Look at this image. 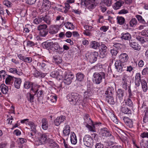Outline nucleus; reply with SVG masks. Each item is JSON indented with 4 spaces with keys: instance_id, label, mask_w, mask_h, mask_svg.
<instances>
[{
    "instance_id": "obj_1",
    "label": "nucleus",
    "mask_w": 148,
    "mask_h": 148,
    "mask_svg": "<svg viewBox=\"0 0 148 148\" xmlns=\"http://www.w3.org/2000/svg\"><path fill=\"white\" fill-rule=\"evenodd\" d=\"M66 97L70 104L72 106L81 105L83 106L86 103L83 100L82 97L76 93H72L69 94Z\"/></svg>"
},
{
    "instance_id": "obj_2",
    "label": "nucleus",
    "mask_w": 148,
    "mask_h": 148,
    "mask_svg": "<svg viewBox=\"0 0 148 148\" xmlns=\"http://www.w3.org/2000/svg\"><path fill=\"white\" fill-rule=\"evenodd\" d=\"M93 76V82L97 84H98L102 82L103 79H105V73L102 72H96L94 73Z\"/></svg>"
},
{
    "instance_id": "obj_3",
    "label": "nucleus",
    "mask_w": 148,
    "mask_h": 148,
    "mask_svg": "<svg viewBox=\"0 0 148 148\" xmlns=\"http://www.w3.org/2000/svg\"><path fill=\"white\" fill-rule=\"evenodd\" d=\"M98 56V52L95 51L90 53H88L86 54V57L87 60L89 61L90 63H93L95 62Z\"/></svg>"
},
{
    "instance_id": "obj_4",
    "label": "nucleus",
    "mask_w": 148,
    "mask_h": 148,
    "mask_svg": "<svg viewBox=\"0 0 148 148\" xmlns=\"http://www.w3.org/2000/svg\"><path fill=\"white\" fill-rule=\"evenodd\" d=\"M99 134L102 137H109L110 139H113V136L112 135L111 132H110L107 128H103L100 130Z\"/></svg>"
},
{
    "instance_id": "obj_5",
    "label": "nucleus",
    "mask_w": 148,
    "mask_h": 148,
    "mask_svg": "<svg viewBox=\"0 0 148 148\" xmlns=\"http://www.w3.org/2000/svg\"><path fill=\"white\" fill-rule=\"evenodd\" d=\"M83 140L84 145L86 147H89L93 145L92 139L89 135H86L84 137Z\"/></svg>"
},
{
    "instance_id": "obj_6",
    "label": "nucleus",
    "mask_w": 148,
    "mask_h": 148,
    "mask_svg": "<svg viewBox=\"0 0 148 148\" xmlns=\"http://www.w3.org/2000/svg\"><path fill=\"white\" fill-rule=\"evenodd\" d=\"M124 94V90L121 89H118L116 95V101L118 103H122L123 101V97Z\"/></svg>"
},
{
    "instance_id": "obj_7",
    "label": "nucleus",
    "mask_w": 148,
    "mask_h": 148,
    "mask_svg": "<svg viewBox=\"0 0 148 148\" xmlns=\"http://www.w3.org/2000/svg\"><path fill=\"white\" fill-rule=\"evenodd\" d=\"M99 56L101 58H105L107 54V47L104 44H102L100 45Z\"/></svg>"
},
{
    "instance_id": "obj_8",
    "label": "nucleus",
    "mask_w": 148,
    "mask_h": 148,
    "mask_svg": "<svg viewBox=\"0 0 148 148\" xmlns=\"http://www.w3.org/2000/svg\"><path fill=\"white\" fill-rule=\"evenodd\" d=\"M74 77V75L73 74H67L64 78V84H70L72 81V80Z\"/></svg>"
},
{
    "instance_id": "obj_9",
    "label": "nucleus",
    "mask_w": 148,
    "mask_h": 148,
    "mask_svg": "<svg viewBox=\"0 0 148 148\" xmlns=\"http://www.w3.org/2000/svg\"><path fill=\"white\" fill-rule=\"evenodd\" d=\"M92 89L90 87H89L88 88L87 90L84 92V98L83 99L85 102L86 101L85 100L89 98L92 95Z\"/></svg>"
},
{
    "instance_id": "obj_10",
    "label": "nucleus",
    "mask_w": 148,
    "mask_h": 148,
    "mask_svg": "<svg viewBox=\"0 0 148 148\" xmlns=\"http://www.w3.org/2000/svg\"><path fill=\"white\" fill-rule=\"evenodd\" d=\"M38 140L41 144H45L48 141L47 135L45 134H39Z\"/></svg>"
},
{
    "instance_id": "obj_11",
    "label": "nucleus",
    "mask_w": 148,
    "mask_h": 148,
    "mask_svg": "<svg viewBox=\"0 0 148 148\" xmlns=\"http://www.w3.org/2000/svg\"><path fill=\"white\" fill-rule=\"evenodd\" d=\"M66 119L64 116H60L57 117L54 121V123L56 126H58Z\"/></svg>"
},
{
    "instance_id": "obj_12",
    "label": "nucleus",
    "mask_w": 148,
    "mask_h": 148,
    "mask_svg": "<svg viewBox=\"0 0 148 148\" xmlns=\"http://www.w3.org/2000/svg\"><path fill=\"white\" fill-rule=\"evenodd\" d=\"M120 109L121 111L125 114H130L131 113V110L124 104L121 106Z\"/></svg>"
},
{
    "instance_id": "obj_13",
    "label": "nucleus",
    "mask_w": 148,
    "mask_h": 148,
    "mask_svg": "<svg viewBox=\"0 0 148 148\" xmlns=\"http://www.w3.org/2000/svg\"><path fill=\"white\" fill-rule=\"evenodd\" d=\"M59 30V27L56 25H51L49 28V33L51 34H56Z\"/></svg>"
},
{
    "instance_id": "obj_14",
    "label": "nucleus",
    "mask_w": 148,
    "mask_h": 148,
    "mask_svg": "<svg viewBox=\"0 0 148 148\" xmlns=\"http://www.w3.org/2000/svg\"><path fill=\"white\" fill-rule=\"evenodd\" d=\"M18 57L20 60H21L24 62L30 63L32 61V58L31 57H27L23 56L21 54H19L18 55Z\"/></svg>"
},
{
    "instance_id": "obj_15",
    "label": "nucleus",
    "mask_w": 148,
    "mask_h": 148,
    "mask_svg": "<svg viewBox=\"0 0 148 148\" xmlns=\"http://www.w3.org/2000/svg\"><path fill=\"white\" fill-rule=\"evenodd\" d=\"M123 120L127 126L130 128L133 127V122L132 120L125 116L123 117Z\"/></svg>"
},
{
    "instance_id": "obj_16",
    "label": "nucleus",
    "mask_w": 148,
    "mask_h": 148,
    "mask_svg": "<svg viewBox=\"0 0 148 148\" xmlns=\"http://www.w3.org/2000/svg\"><path fill=\"white\" fill-rule=\"evenodd\" d=\"M128 58V56L127 54L122 53L119 56V61L121 62L124 63L127 61Z\"/></svg>"
},
{
    "instance_id": "obj_17",
    "label": "nucleus",
    "mask_w": 148,
    "mask_h": 148,
    "mask_svg": "<svg viewBox=\"0 0 148 148\" xmlns=\"http://www.w3.org/2000/svg\"><path fill=\"white\" fill-rule=\"evenodd\" d=\"M130 46L136 50H139L140 49V46L137 43L131 40L130 42Z\"/></svg>"
},
{
    "instance_id": "obj_18",
    "label": "nucleus",
    "mask_w": 148,
    "mask_h": 148,
    "mask_svg": "<svg viewBox=\"0 0 148 148\" xmlns=\"http://www.w3.org/2000/svg\"><path fill=\"white\" fill-rule=\"evenodd\" d=\"M141 75L140 73H136L135 79V83L137 86H140V83L141 82Z\"/></svg>"
},
{
    "instance_id": "obj_19",
    "label": "nucleus",
    "mask_w": 148,
    "mask_h": 148,
    "mask_svg": "<svg viewBox=\"0 0 148 148\" xmlns=\"http://www.w3.org/2000/svg\"><path fill=\"white\" fill-rule=\"evenodd\" d=\"M47 63H46L44 62H38L37 64V66L39 69L45 71L48 67Z\"/></svg>"
},
{
    "instance_id": "obj_20",
    "label": "nucleus",
    "mask_w": 148,
    "mask_h": 148,
    "mask_svg": "<svg viewBox=\"0 0 148 148\" xmlns=\"http://www.w3.org/2000/svg\"><path fill=\"white\" fill-rule=\"evenodd\" d=\"M42 21H43L48 25H50L51 24V19L49 16L47 15H46L45 16L42 15Z\"/></svg>"
},
{
    "instance_id": "obj_21",
    "label": "nucleus",
    "mask_w": 148,
    "mask_h": 148,
    "mask_svg": "<svg viewBox=\"0 0 148 148\" xmlns=\"http://www.w3.org/2000/svg\"><path fill=\"white\" fill-rule=\"evenodd\" d=\"M124 3V2L122 0H119L117 1L114 4L113 6V8L115 10L119 9Z\"/></svg>"
},
{
    "instance_id": "obj_22",
    "label": "nucleus",
    "mask_w": 148,
    "mask_h": 148,
    "mask_svg": "<svg viewBox=\"0 0 148 148\" xmlns=\"http://www.w3.org/2000/svg\"><path fill=\"white\" fill-rule=\"evenodd\" d=\"M70 132V127L69 125H66L64 128L63 134L64 136H69Z\"/></svg>"
},
{
    "instance_id": "obj_23",
    "label": "nucleus",
    "mask_w": 148,
    "mask_h": 148,
    "mask_svg": "<svg viewBox=\"0 0 148 148\" xmlns=\"http://www.w3.org/2000/svg\"><path fill=\"white\" fill-rule=\"evenodd\" d=\"M42 127L44 130H46L48 127V122L47 119L46 118H43L41 120Z\"/></svg>"
},
{
    "instance_id": "obj_24",
    "label": "nucleus",
    "mask_w": 148,
    "mask_h": 148,
    "mask_svg": "<svg viewBox=\"0 0 148 148\" xmlns=\"http://www.w3.org/2000/svg\"><path fill=\"white\" fill-rule=\"evenodd\" d=\"M71 141L72 144L75 145L77 143V140L75 134L73 132L71 133Z\"/></svg>"
},
{
    "instance_id": "obj_25",
    "label": "nucleus",
    "mask_w": 148,
    "mask_h": 148,
    "mask_svg": "<svg viewBox=\"0 0 148 148\" xmlns=\"http://www.w3.org/2000/svg\"><path fill=\"white\" fill-rule=\"evenodd\" d=\"M21 82V79L16 78L14 82V87L17 89H19L20 88Z\"/></svg>"
},
{
    "instance_id": "obj_26",
    "label": "nucleus",
    "mask_w": 148,
    "mask_h": 148,
    "mask_svg": "<svg viewBox=\"0 0 148 148\" xmlns=\"http://www.w3.org/2000/svg\"><path fill=\"white\" fill-rule=\"evenodd\" d=\"M121 35V38L125 40H129L131 38V35L128 32L122 33Z\"/></svg>"
},
{
    "instance_id": "obj_27",
    "label": "nucleus",
    "mask_w": 148,
    "mask_h": 148,
    "mask_svg": "<svg viewBox=\"0 0 148 148\" xmlns=\"http://www.w3.org/2000/svg\"><path fill=\"white\" fill-rule=\"evenodd\" d=\"M142 88L144 92H146L148 90V86L147 83L145 80L142 79L141 82Z\"/></svg>"
},
{
    "instance_id": "obj_28",
    "label": "nucleus",
    "mask_w": 148,
    "mask_h": 148,
    "mask_svg": "<svg viewBox=\"0 0 148 148\" xmlns=\"http://www.w3.org/2000/svg\"><path fill=\"white\" fill-rule=\"evenodd\" d=\"M114 92V89L113 87H108L107 90L105 91V94L107 96H112L113 93Z\"/></svg>"
},
{
    "instance_id": "obj_29",
    "label": "nucleus",
    "mask_w": 148,
    "mask_h": 148,
    "mask_svg": "<svg viewBox=\"0 0 148 148\" xmlns=\"http://www.w3.org/2000/svg\"><path fill=\"white\" fill-rule=\"evenodd\" d=\"M90 47L94 49H97L100 47L99 43L95 41H92L90 45Z\"/></svg>"
},
{
    "instance_id": "obj_30",
    "label": "nucleus",
    "mask_w": 148,
    "mask_h": 148,
    "mask_svg": "<svg viewBox=\"0 0 148 148\" xmlns=\"http://www.w3.org/2000/svg\"><path fill=\"white\" fill-rule=\"evenodd\" d=\"M117 23L120 25H123L125 24V19L122 16H118L116 18Z\"/></svg>"
},
{
    "instance_id": "obj_31",
    "label": "nucleus",
    "mask_w": 148,
    "mask_h": 148,
    "mask_svg": "<svg viewBox=\"0 0 148 148\" xmlns=\"http://www.w3.org/2000/svg\"><path fill=\"white\" fill-rule=\"evenodd\" d=\"M51 46L52 48H53L56 50L61 51L62 48V47H60V45L58 42H53V44Z\"/></svg>"
},
{
    "instance_id": "obj_32",
    "label": "nucleus",
    "mask_w": 148,
    "mask_h": 148,
    "mask_svg": "<svg viewBox=\"0 0 148 148\" xmlns=\"http://www.w3.org/2000/svg\"><path fill=\"white\" fill-rule=\"evenodd\" d=\"M84 120L85 122L84 123V124L86 123H88L91 124L92 123V121L91 120L90 118L89 117V116L88 114H85L84 117Z\"/></svg>"
},
{
    "instance_id": "obj_33",
    "label": "nucleus",
    "mask_w": 148,
    "mask_h": 148,
    "mask_svg": "<svg viewBox=\"0 0 148 148\" xmlns=\"http://www.w3.org/2000/svg\"><path fill=\"white\" fill-rule=\"evenodd\" d=\"M40 87V86L39 85L33 83L31 88V90L32 91L36 94L38 91V88Z\"/></svg>"
},
{
    "instance_id": "obj_34",
    "label": "nucleus",
    "mask_w": 148,
    "mask_h": 148,
    "mask_svg": "<svg viewBox=\"0 0 148 148\" xmlns=\"http://www.w3.org/2000/svg\"><path fill=\"white\" fill-rule=\"evenodd\" d=\"M120 61H116L115 63V66L117 69V71L119 72H121V69L122 67V63Z\"/></svg>"
},
{
    "instance_id": "obj_35",
    "label": "nucleus",
    "mask_w": 148,
    "mask_h": 148,
    "mask_svg": "<svg viewBox=\"0 0 148 148\" xmlns=\"http://www.w3.org/2000/svg\"><path fill=\"white\" fill-rule=\"evenodd\" d=\"M58 77L60 79L64 78L65 76L67 74L66 71H63L61 70L58 71Z\"/></svg>"
},
{
    "instance_id": "obj_36",
    "label": "nucleus",
    "mask_w": 148,
    "mask_h": 148,
    "mask_svg": "<svg viewBox=\"0 0 148 148\" xmlns=\"http://www.w3.org/2000/svg\"><path fill=\"white\" fill-rule=\"evenodd\" d=\"M1 90L2 92L5 94L7 93L8 92V87L4 84H2L1 86Z\"/></svg>"
},
{
    "instance_id": "obj_37",
    "label": "nucleus",
    "mask_w": 148,
    "mask_h": 148,
    "mask_svg": "<svg viewBox=\"0 0 148 148\" xmlns=\"http://www.w3.org/2000/svg\"><path fill=\"white\" fill-rule=\"evenodd\" d=\"M47 99L49 101L54 103L57 101V97L56 96L54 95H49L47 97Z\"/></svg>"
},
{
    "instance_id": "obj_38",
    "label": "nucleus",
    "mask_w": 148,
    "mask_h": 148,
    "mask_svg": "<svg viewBox=\"0 0 148 148\" xmlns=\"http://www.w3.org/2000/svg\"><path fill=\"white\" fill-rule=\"evenodd\" d=\"M50 143V146L52 148H59V146L58 144L54 142L52 139H50L49 141Z\"/></svg>"
},
{
    "instance_id": "obj_39",
    "label": "nucleus",
    "mask_w": 148,
    "mask_h": 148,
    "mask_svg": "<svg viewBox=\"0 0 148 148\" xmlns=\"http://www.w3.org/2000/svg\"><path fill=\"white\" fill-rule=\"evenodd\" d=\"M101 4L107 6H110L112 4V0H101Z\"/></svg>"
},
{
    "instance_id": "obj_40",
    "label": "nucleus",
    "mask_w": 148,
    "mask_h": 148,
    "mask_svg": "<svg viewBox=\"0 0 148 148\" xmlns=\"http://www.w3.org/2000/svg\"><path fill=\"white\" fill-rule=\"evenodd\" d=\"M28 124L30 127L32 131L34 132V133H36V126L35 125L34 123L32 121H30L28 122Z\"/></svg>"
},
{
    "instance_id": "obj_41",
    "label": "nucleus",
    "mask_w": 148,
    "mask_h": 148,
    "mask_svg": "<svg viewBox=\"0 0 148 148\" xmlns=\"http://www.w3.org/2000/svg\"><path fill=\"white\" fill-rule=\"evenodd\" d=\"M106 100L107 102L111 104H114V103L112 96H106Z\"/></svg>"
},
{
    "instance_id": "obj_42",
    "label": "nucleus",
    "mask_w": 148,
    "mask_h": 148,
    "mask_svg": "<svg viewBox=\"0 0 148 148\" xmlns=\"http://www.w3.org/2000/svg\"><path fill=\"white\" fill-rule=\"evenodd\" d=\"M84 76V74L78 73L76 75V79L79 81H81L83 80Z\"/></svg>"
},
{
    "instance_id": "obj_43",
    "label": "nucleus",
    "mask_w": 148,
    "mask_h": 148,
    "mask_svg": "<svg viewBox=\"0 0 148 148\" xmlns=\"http://www.w3.org/2000/svg\"><path fill=\"white\" fill-rule=\"evenodd\" d=\"M9 71L13 74L16 73L20 75H22V73L21 72L18 71L16 68H10L9 69Z\"/></svg>"
},
{
    "instance_id": "obj_44",
    "label": "nucleus",
    "mask_w": 148,
    "mask_h": 148,
    "mask_svg": "<svg viewBox=\"0 0 148 148\" xmlns=\"http://www.w3.org/2000/svg\"><path fill=\"white\" fill-rule=\"evenodd\" d=\"M14 77V76H12L10 75H8L5 80V83L6 84H10L11 82L13 79Z\"/></svg>"
},
{
    "instance_id": "obj_45",
    "label": "nucleus",
    "mask_w": 148,
    "mask_h": 148,
    "mask_svg": "<svg viewBox=\"0 0 148 148\" xmlns=\"http://www.w3.org/2000/svg\"><path fill=\"white\" fill-rule=\"evenodd\" d=\"M42 22V16L35 18L34 20V23L36 24H38Z\"/></svg>"
},
{
    "instance_id": "obj_46",
    "label": "nucleus",
    "mask_w": 148,
    "mask_h": 148,
    "mask_svg": "<svg viewBox=\"0 0 148 148\" xmlns=\"http://www.w3.org/2000/svg\"><path fill=\"white\" fill-rule=\"evenodd\" d=\"M32 83L28 81L25 82L24 84V86L25 89H29L31 88Z\"/></svg>"
},
{
    "instance_id": "obj_47",
    "label": "nucleus",
    "mask_w": 148,
    "mask_h": 148,
    "mask_svg": "<svg viewBox=\"0 0 148 148\" xmlns=\"http://www.w3.org/2000/svg\"><path fill=\"white\" fill-rule=\"evenodd\" d=\"M137 23V21L135 18L132 19L130 22V24L131 27H134L136 26Z\"/></svg>"
},
{
    "instance_id": "obj_48",
    "label": "nucleus",
    "mask_w": 148,
    "mask_h": 148,
    "mask_svg": "<svg viewBox=\"0 0 148 148\" xmlns=\"http://www.w3.org/2000/svg\"><path fill=\"white\" fill-rule=\"evenodd\" d=\"M53 44V42L51 40L46 42L44 45L46 48L47 49H49L52 48L51 46Z\"/></svg>"
},
{
    "instance_id": "obj_49",
    "label": "nucleus",
    "mask_w": 148,
    "mask_h": 148,
    "mask_svg": "<svg viewBox=\"0 0 148 148\" xmlns=\"http://www.w3.org/2000/svg\"><path fill=\"white\" fill-rule=\"evenodd\" d=\"M64 25L67 29H72L74 28V26L71 23L68 22L64 24Z\"/></svg>"
},
{
    "instance_id": "obj_50",
    "label": "nucleus",
    "mask_w": 148,
    "mask_h": 148,
    "mask_svg": "<svg viewBox=\"0 0 148 148\" xmlns=\"http://www.w3.org/2000/svg\"><path fill=\"white\" fill-rule=\"evenodd\" d=\"M125 104L127 106H128L130 107H132L133 106V103L132 100L128 98L125 102Z\"/></svg>"
},
{
    "instance_id": "obj_51",
    "label": "nucleus",
    "mask_w": 148,
    "mask_h": 148,
    "mask_svg": "<svg viewBox=\"0 0 148 148\" xmlns=\"http://www.w3.org/2000/svg\"><path fill=\"white\" fill-rule=\"evenodd\" d=\"M47 27V25L45 24L40 25L37 27V30L39 31L45 30Z\"/></svg>"
},
{
    "instance_id": "obj_52",
    "label": "nucleus",
    "mask_w": 148,
    "mask_h": 148,
    "mask_svg": "<svg viewBox=\"0 0 148 148\" xmlns=\"http://www.w3.org/2000/svg\"><path fill=\"white\" fill-rule=\"evenodd\" d=\"M27 95L28 100L30 102H33L34 101V95L29 93H27Z\"/></svg>"
},
{
    "instance_id": "obj_53",
    "label": "nucleus",
    "mask_w": 148,
    "mask_h": 148,
    "mask_svg": "<svg viewBox=\"0 0 148 148\" xmlns=\"http://www.w3.org/2000/svg\"><path fill=\"white\" fill-rule=\"evenodd\" d=\"M40 35L42 37H45L48 33V31L46 29L39 31Z\"/></svg>"
},
{
    "instance_id": "obj_54",
    "label": "nucleus",
    "mask_w": 148,
    "mask_h": 148,
    "mask_svg": "<svg viewBox=\"0 0 148 148\" xmlns=\"http://www.w3.org/2000/svg\"><path fill=\"white\" fill-rule=\"evenodd\" d=\"M53 58L55 62L58 64H60L62 62V60L59 56H53Z\"/></svg>"
},
{
    "instance_id": "obj_55",
    "label": "nucleus",
    "mask_w": 148,
    "mask_h": 148,
    "mask_svg": "<svg viewBox=\"0 0 148 148\" xmlns=\"http://www.w3.org/2000/svg\"><path fill=\"white\" fill-rule=\"evenodd\" d=\"M51 2L49 0H43V5L45 7L48 6L50 8L51 6Z\"/></svg>"
},
{
    "instance_id": "obj_56",
    "label": "nucleus",
    "mask_w": 148,
    "mask_h": 148,
    "mask_svg": "<svg viewBox=\"0 0 148 148\" xmlns=\"http://www.w3.org/2000/svg\"><path fill=\"white\" fill-rule=\"evenodd\" d=\"M136 39L142 43H144L147 40V39L146 38L140 36H137Z\"/></svg>"
},
{
    "instance_id": "obj_57",
    "label": "nucleus",
    "mask_w": 148,
    "mask_h": 148,
    "mask_svg": "<svg viewBox=\"0 0 148 148\" xmlns=\"http://www.w3.org/2000/svg\"><path fill=\"white\" fill-rule=\"evenodd\" d=\"M128 92L129 94L128 98L134 99L135 98V95L134 93L131 92L130 88L128 89Z\"/></svg>"
},
{
    "instance_id": "obj_58",
    "label": "nucleus",
    "mask_w": 148,
    "mask_h": 148,
    "mask_svg": "<svg viewBox=\"0 0 148 148\" xmlns=\"http://www.w3.org/2000/svg\"><path fill=\"white\" fill-rule=\"evenodd\" d=\"M95 3H87L86 4V7L88 9H93L95 7Z\"/></svg>"
},
{
    "instance_id": "obj_59",
    "label": "nucleus",
    "mask_w": 148,
    "mask_h": 148,
    "mask_svg": "<svg viewBox=\"0 0 148 148\" xmlns=\"http://www.w3.org/2000/svg\"><path fill=\"white\" fill-rule=\"evenodd\" d=\"M89 124H88V123L87 124V123L86 124H84V125H85V126L87 128H88V130L89 131H90V132H95L96 130H94V129H92V126L90 125H89Z\"/></svg>"
},
{
    "instance_id": "obj_60",
    "label": "nucleus",
    "mask_w": 148,
    "mask_h": 148,
    "mask_svg": "<svg viewBox=\"0 0 148 148\" xmlns=\"http://www.w3.org/2000/svg\"><path fill=\"white\" fill-rule=\"evenodd\" d=\"M50 76L53 78H58V71H52L50 75Z\"/></svg>"
},
{
    "instance_id": "obj_61",
    "label": "nucleus",
    "mask_w": 148,
    "mask_h": 148,
    "mask_svg": "<svg viewBox=\"0 0 148 148\" xmlns=\"http://www.w3.org/2000/svg\"><path fill=\"white\" fill-rule=\"evenodd\" d=\"M112 116L111 118L112 120L115 123L118 124V121L116 116H115L114 114H112Z\"/></svg>"
},
{
    "instance_id": "obj_62",
    "label": "nucleus",
    "mask_w": 148,
    "mask_h": 148,
    "mask_svg": "<svg viewBox=\"0 0 148 148\" xmlns=\"http://www.w3.org/2000/svg\"><path fill=\"white\" fill-rule=\"evenodd\" d=\"M110 53L112 56H116L118 53V51L117 49L115 48H113L111 49Z\"/></svg>"
},
{
    "instance_id": "obj_63",
    "label": "nucleus",
    "mask_w": 148,
    "mask_h": 148,
    "mask_svg": "<svg viewBox=\"0 0 148 148\" xmlns=\"http://www.w3.org/2000/svg\"><path fill=\"white\" fill-rule=\"evenodd\" d=\"M140 136L142 138H148V132H143L141 134Z\"/></svg>"
},
{
    "instance_id": "obj_64",
    "label": "nucleus",
    "mask_w": 148,
    "mask_h": 148,
    "mask_svg": "<svg viewBox=\"0 0 148 148\" xmlns=\"http://www.w3.org/2000/svg\"><path fill=\"white\" fill-rule=\"evenodd\" d=\"M141 34L143 36L148 37V29L143 30L141 32Z\"/></svg>"
}]
</instances>
